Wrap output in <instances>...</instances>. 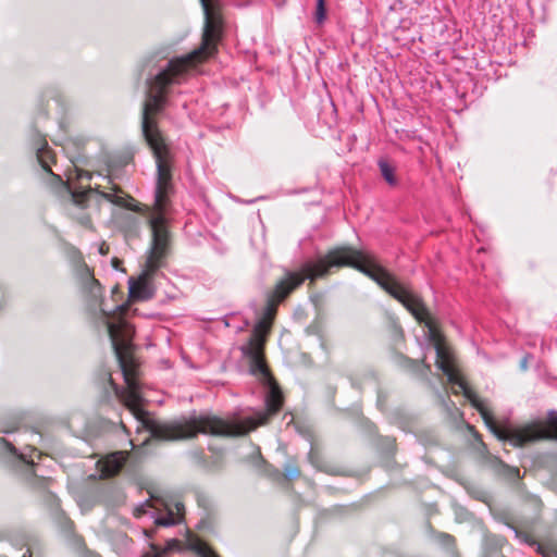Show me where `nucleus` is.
<instances>
[{
    "label": "nucleus",
    "instance_id": "obj_1",
    "mask_svg": "<svg viewBox=\"0 0 557 557\" xmlns=\"http://www.w3.org/2000/svg\"><path fill=\"white\" fill-rule=\"evenodd\" d=\"M102 313L126 384L125 388L119 389L115 387V393L143 428L149 431L151 438L163 441L186 440L193 438L199 433L222 436L244 435L255 430L258 425L264 424L270 414H274L281 409L283 403L282 393L272 383L271 375L269 374V379L258 375L271 385L265 397L267 412L261 411L256 416L236 420H224L211 414L197 416L194 413L188 418L183 417L171 423L156 422L143 408L140 384L135 377L132 362L128 361L126 356L133 336V329L124 319L119 318L116 321H113L110 313L104 309H102Z\"/></svg>",
    "mask_w": 557,
    "mask_h": 557
},
{
    "label": "nucleus",
    "instance_id": "obj_2",
    "mask_svg": "<svg viewBox=\"0 0 557 557\" xmlns=\"http://www.w3.org/2000/svg\"><path fill=\"white\" fill-rule=\"evenodd\" d=\"M205 13V27L201 45L185 55L169 61L166 69L149 81V91L143 108L141 128L148 144L164 141L154 116L168 103L166 90L172 84H181L186 72L197 62L212 55L221 37L222 17L219 7L212 0H200Z\"/></svg>",
    "mask_w": 557,
    "mask_h": 557
},
{
    "label": "nucleus",
    "instance_id": "obj_3",
    "mask_svg": "<svg viewBox=\"0 0 557 557\" xmlns=\"http://www.w3.org/2000/svg\"><path fill=\"white\" fill-rule=\"evenodd\" d=\"M333 264H351V268L366 274L376 282L385 292L397 299L404 307L428 329V335L434 343V347L444 343L434 320L431 318L422 299L411 289L398 283L393 275L381 267L375 257L366 250H342L332 255Z\"/></svg>",
    "mask_w": 557,
    "mask_h": 557
},
{
    "label": "nucleus",
    "instance_id": "obj_4",
    "mask_svg": "<svg viewBox=\"0 0 557 557\" xmlns=\"http://www.w3.org/2000/svg\"><path fill=\"white\" fill-rule=\"evenodd\" d=\"M436 366L447 376L449 383L457 385L463 393L465 397L480 412L486 426L499 438L507 440L515 446H523L527 443L550 438L557 440V412L550 411L548 417V425L542 422L529 423L524 426L513 430H502L496 424L493 414L486 408L475 393L460 379L453 364V356L444 343L435 346Z\"/></svg>",
    "mask_w": 557,
    "mask_h": 557
},
{
    "label": "nucleus",
    "instance_id": "obj_5",
    "mask_svg": "<svg viewBox=\"0 0 557 557\" xmlns=\"http://www.w3.org/2000/svg\"><path fill=\"white\" fill-rule=\"evenodd\" d=\"M148 145L153 151L157 163L154 201L148 222L151 234L154 235V249L161 251L164 247L165 236H170L165 212L168 196L172 190L171 154L165 141H153Z\"/></svg>",
    "mask_w": 557,
    "mask_h": 557
},
{
    "label": "nucleus",
    "instance_id": "obj_6",
    "mask_svg": "<svg viewBox=\"0 0 557 557\" xmlns=\"http://www.w3.org/2000/svg\"><path fill=\"white\" fill-rule=\"evenodd\" d=\"M342 250H356L350 246H341L330 250L325 256L314 261H306L300 272L286 271L285 277L278 281L274 289L268 295L267 305L262 318L272 323L276 314L277 306L306 278L314 281L329 273L331 268L351 267V264H333V253Z\"/></svg>",
    "mask_w": 557,
    "mask_h": 557
},
{
    "label": "nucleus",
    "instance_id": "obj_7",
    "mask_svg": "<svg viewBox=\"0 0 557 557\" xmlns=\"http://www.w3.org/2000/svg\"><path fill=\"white\" fill-rule=\"evenodd\" d=\"M170 250V236H165L164 247L161 251L154 249V235H152L151 246L148 251L146 267L141 275L136 281H129V295L137 300H148L154 296L152 284L153 274L165 264V259Z\"/></svg>",
    "mask_w": 557,
    "mask_h": 557
},
{
    "label": "nucleus",
    "instance_id": "obj_8",
    "mask_svg": "<svg viewBox=\"0 0 557 557\" xmlns=\"http://www.w3.org/2000/svg\"><path fill=\"white\" fill-rule=\"evenodd\" d=\"M271 325L272 323L260 319L256 323L248 343L240 347L242 354L248 358L249 372L264 379H269V370L263 359V346Z\"/></svg>",
    "mask_w": 557,
    "mask_h": 557
},
{
    "label": "nucleus",
    "instance_id": "obj_9",
    "mask_svg": "<svg viewBox=\"0 0 557 557\" xmlns=\"http://www.w3.org/2000/svg\"><path fill=\"white\" fill-rule=\"evenodd\" d=\"M127 453L115 451L97 462L102 478H110L119 473L127 459Z\"/></svg>",
    "mask_w": 557,
    "mask_h": 557
},
{
    "label": "nucleus",
    "instance_id": "obj_10",
    "mask_svg": "<svg viewBox=\"0 0 557 557\" xmlns=\"http://www.w3.org/2000/svg\"><path fill=\"white\" fill-rule=\"evenodd\" d=\"M164 506L166 509V515L157 517L154 519V523L158 525H161V527H172V525L180 523L182 516H183V513H182L183 509H184L183 504H181V503L175 504L176 511H174L166 504Z\"/></svg>",
    "mask_w": 557,
    "mask_h": 557
},
{
    "label": "nucleus",
    "instance_id": "obj_11",
    "mask_svg": "<svg viewBox=\"0 0 557 557\" xmlns=\"http://www.w3.org/2000/svg\"><path fill=\"white\" fill-rule=\"evenodd\" d=\"M37 151V159L41 166L49 171L50 170V162L53 160V156L48 148V144L44 138H40L39 144L36 146Z\"/></svg>",
    "mask_w": 557,
    "mask_h": 557
},
{
    "label": "nucleus",
    "instance_id": "obj_12",
    "mask_svg": "<svg viewBox=\"0 0 557 557\" xmlns=\"http://www.w3.org/2000/svg\"><path fill=\"white\" fill-rule=\"evenodd\" d=\"M84 275L86 278V288L94 299H99L102 295L100 283L92 276L89 268L84 264Z\"/></svg>",
    "mask_w": 557,
    "mask_h": 557
},
{
    "label": "nucleus",
    "instance_id": "obj_13",
    "mask_svg": "<svg viewBox=\"0 0 557 557\" xmlns=\"http://www.w3.org/2000/svg\"><path fill=\"white\" fill-rule=\"evenodd\" d=\"M377 165L384 180L392 186L396 185L395 169L384 159H380Z\"/></svg>",
    "mask_w": 557,
    "mask_h": 557
},
{
    "label": "nucleus",
    "instance_id": "obj_14",
    "mask_svg": "<svg viewBox=\"0 0 557 557\" xmlns=\"http://www.w3.org/2000/svg\"><path fill=\"white\" fill-rule=\"evenodd\" d=\"M326 4L325 0H317L315 10L313 12V20L315 24L323 25L326 21Z\"/></svg>",
    "mask_w": 557,
    "mask_h": 557
},
{
    "label": "nucleus",
    "instance_id": "obj_15",
    "mask_svg": "<svg viewBox=\"0 0 557 557\" xmlns=\"http://www.w3.org/2000/svg\"><path fill=\"white\" fill-rule=\"evenodd\" d=\"M37 450L34 447L27 446L23 453L18 455V457L26 463L34 466L35 459L33 457V454H36Z\"/></svg>",
    "mask_w": 557,
    "mask_h": 557
},
{
    "label": "nucleus",
    "instance_id": "obj_16",
    "mask_svg": "<svg viewBox=\"0 0 557 557\" xmlns=\"http://www.w3.org/2000/svg\"><path fill=\"white\" fill-rule=\"evenodd\" d=\"M176 545H177V541L171 540L168 542V545L164 549H161L160 547H158L156 545H151V548L154 550L157 557H160L162 554L166 553L168 550H171Z\"/></svg>",
    "mask_w": 557,
    "mask_h": 557
},
{
    "label": "nucleus",
    "instance_id": "obj_17",
    "mask_svg": "<svg viewBox=\"0 0 557 557\" xmlns=\"http://www.w3.org/2000/svg\"><path fill=\"white\" fill-rule=\"evenodd\" d=\"M285 475L288 479H295L299 475V470L295 465H286L285 468Z\"/></svg>",
    "mask_w": 557,
    "mask_h": 557
},
{
    "label": "nucleus",
    "instance_id": "obj_18",
    "mask_svg": "<svg viewBox=\"0 0 557 557\" xmlns=\"http://www.w3.org/2000/svg\"><path fill=\"white\" fill-rule=\"evenodd\" d=\"M74 172H75V177H76L77 181H82L84 178L90 180L92 177V173L91 172H88V171H85V170H82V169H78V168H75Z\"/></svg>",
    "mask_w": 557,
    "mask_h": 557
},
{
    "label": "nucleus",
    "instance_id": "obj_19",
    "mask_svg": "<svg viewBox=\"0 0 557 557\" xmlns=\"http://www.w3.org/2000/svg\"><path fill=\"white\" fill-rule=\"evenodd\" d=\"M147 506H149V507H154V506L150 503V500H147L146 503L141 504V505L136 509V511L138 512V515L146 512V509H145V508H146Z\"/></svg>",
    "mask_w": 557,
    "mask_h": 557
},
{
    "label": "nucleus",
    "instance_id": "obj_20",
    "mask_svg": "<svg viewBox=\"0 0 557 557\" xmlns=\"http://www.w3.org/2000/svg\"><path fill=\"white\" fill-rule=\"evenodd\" d=\"M72 195L73 197H76L77 195H85V191H78L75 187L72 189Z\"/></svg>",
    "mask_w": 557,
    "mask_h": 557
},
{
    "label": "nucleus",
    "instance_id": "obj_21",
    "mask_svg": "<svg viewBox=\"0 0 557 557\" xmlns=\"http://www.w3.org/2000/svg\"><path fill=\"white\" fill-rule=\"evenodd\" d=\"M5 444H7V446H8L9 450H10L11 453H13V454H16V453H17V451H16V448H15L11 443H5Z\"/></svg>",
    "mask_w": 557,
    "mask_h": 557
},
{
    "label": "nucleus",
    "instance_id": "obj_22",
    "mask_svg": "<svg viewBox=\"0 0 557 557\" xmlns=\"http://www.w3.org/2000/svg\"><path fill=\"white\" fill-rule=\"evenodd\" d=\"M115 309L119 310L120 312L125 311V308L123 306H116Z\"/></svg>",
    "mask_w": 557,
    "mask_h": 557
},
{
    "label": "nucleus",
    "instance_id": "obj_23",
    "mask_svg": "<svg viewBox=\"0 0 557 557\" xmlns=\"http://www.w3.org/2000/svg\"><path fill=\"white\" fill-rule=\"evenodd\" d=\"M26 555H28V557H32V553H30V550H29V549H27V552L24 554V556H23V557H26Z\"/></svg>",
    "mask_w": 557,
    "mask_h": 557
},
{
    "label": "nucleus",
    "instance_id": "obj_24",
    "mask_svg": "<svg viewBox=\"0 0 557 557\" xmlns=\"http://www.w3.org/2000/svg\"><path fill=\"white\" fill-rule=\"evenodd\" d=\"M103 197H106L107 199L111 200V195L109 194H102Z\"/></svg>",
    "mask_w": 557,
    "mask_h": 557
},
{
    "label": "nucleus",
    "instance_id": "obj_25",
    "mask_svg": "<svg viewBox=\"0 0 557 557\" xmlns=\"http://www.w3.org/2000/svg\"><path fill=\"white\" fill-rule=\"evenodd\" d=\"M144 532H145L146 536H148V537L151 536V534L147 530H145Z\"/></svg>",
    "mask_w": 557,
    "mask_h": 557
},
{
    "label": "nucleus",
    "instance_id": "obj_26",
    "mask_svg": "<svg viewBox=\"0 0 557 557\" xmlns=\"http://www.w3.org/2000/svg\"><path fill=\"white\" fill-rule=\"evenodd\" d=\"M207 557H218V556H215V555L211 554V555H208Z\"/></svg>",
    "mask_w": 557,
    "mask_h": 557
}]
</instances>
